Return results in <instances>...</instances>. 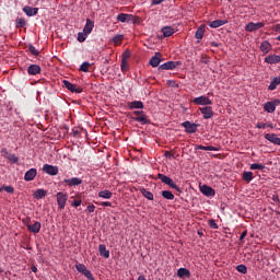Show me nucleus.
<instances>
[{
	"instance_id": "cd10ccee",
	"label": "nucleus",
	"mask_w": 280,
	"mask_h": 280,
	"mask_svg": "<svg viewBox=\"0 0 280 280\" xmlns=\"http://www.w3.org/2000/svg\"><path fill=\"white\" fill-rule=\"evenodd\" d=\"M280 85V75L271 79L268 91H275Z\"/></svg>"
},
{
	"instance_id": "5fc2aeb1",
	"label": "nucleus",
	"mask_w": 280,
	"mask_h": 280,
	"mask_svg": "<svg viewBox=\"0 0 280 280\" xmlns=\"http://www.w3.org/2000/svg\"><path fill=\"white\" fill-rule=\"evenodd\" d=\"M165 0H151V5H161Z\"/></svg>"
},
{
	"instance_id": "f3484780",
	"label": "nucleus",
	"mask_w": 280,
	"mask_h": 280,
	"mask_svg": "<svg viewBox=\"0 0 280 280\" xmlns=\"http://www.w3.org/2000/svg\"><path fill=\"white\" fill-rule=\"evenodd\" d=\"M265 62H267V65H279L280 56L279 55H269L265 58Z\"/></svg>"
},
{
	"instance_id": "0eeeda50",
	"label": "nucleus",
	"mask_w": 280,
	"mask_h": 280,
	"mask_svg": "<svg viewBox=\"0 0 280 280\" xmlns=\"http://www.w3.org/2000/svg\"><path fill=\"white\" fill-rule=\"evenodd\" d=\"M277 106H280V100L276 98L271 102H267L264 104V110H266V113H275V110H277Z\"/></svg>"
},
{
	"instance_id": "338daca9",
	"label": "nucleus",
	"mask_w": 280,
	"mask_h": 280,
	"mask_svg": "<svg viewBox=\"0 0 280 280\" xmlns=\"http://www.w3.org/2000/svg\"><path fill=\"white\" fill-rule=\"evenodd\" d=\"M267 128H275V125L272 122L267 124Z\"/></svg>"
},
{
	"instance_id": "dca6fc26",
	"label": "nucleus",
	"mask_w": 280,
	"mask_h": 280,
	"mask_svg": "<svg viewBox=\"0 0 280 280\" xmlns=\"http://www.w3.org/2000/svg\"><path fill=\"white\" fill-rule=\"evenodd\" d=\"M260 51L266 56V54H270L272 51V44H270L268 40H264L260 44Z\"/></svg>"
},
{
	"instance_id": "aec40b11",
	"label": "nucleus",
	"mask_w": 280,
	"mask_h": 280,
	"mask_svg": "<svg viewBox=\"0 0 280 280\" xmlns=\"http://www.w3.org/2000/svg\"><path fill=\"white\" fill-rule=\"evenodd\" d=\"M22 10L26 14V16H36V14H38V8L25 5Z\"/></svg>"
},
{
	"instance_id": "9d476101",
	"label": "nucleus",
	"mask_w": 280,
	"mask_h": 280,
	"mask_svg": "<svg viewBox=\"0 0 280 280\" xmlns=\"http://www.w3.org/2000/svg\"><path fill=\"white\" fill-rule=\"evenodd\" d=\"M201 115H203V119H211L213 117V107L206 106L199 108Z\"/></svg>"
},
{
	"instance_id": "c9c22d12",
	"label": "nucleus",
	"mask_w": 280,
	"mask_h": 280,
	"mask_svg": "<svg viewBox=\"0 0 280 280\" xmlns=\"http://www.w3.org/2000/svg\"><path fill=\"white\" fill-rule=\"evenodd\" d=\"M15 25L16 27H25V25H27V21L23 18H19L15 20Z\"/></svg>"
},
{
	"instance_id": "4d7b16f0",
	"label": "nucleus",
	"mask_w": 280,
	"mask_h": 280,
	"mask_svg": "<svg viewBox=\"0 0 280 280\" xmlns=\"http://www.w3.org/2000/svg\"><path fill=\"white\" fill-rule=\"evenodd\" d=\"M256 128H258L259 130L264 129V128H267V124H264V122H258L256 125Z\"/></svg>"
},
{
	"instance_id": "774afa93",
	"label": "nucleus",
	"mask_w": 280,
	"mask_h": 280,
	"mask_svg": "<svg viewBox=\"0 0 280 280\" xmlns=\"http://www.w3.org/2000/svg\"><path fill=\"white\" fill-rule=\"evenodd\" d=\"M137 280H147V279L143 276H139Z\"/></svg>"
},
{
	"instance_id": "4468645a",
	"label": "nucleus",
	"mask_w": 280,
	"mask_h": 280,
	"mask_svg": "<svg viewBox=\"0 0 280 280\" xmlns=\"http://www.w3.org/2000/svg\"><path fill=\"white\" fill-rule=\"evenodd\" d=\"M162 57L163 56L161 55V52H155V55L151 57L149 62L151 67H154V68L159 67L162 62V59H161Z\"/></svg>"
},
{
	"instance_id": "c756f323",
	"label": "nucleus",
	"mask_w": 280,
	"mask_h": 280,
	"mask_svg": "<svg viewBox=\"0 0 280 280\" xmlns=\"http://www.w3.org/2000/svg\"><path fill=\"white\" fill-rule=\"evenodd\" d=\"M203 36H205V25H201L197 28L195 33V38H197V40H202Z\"/></svg>"
},
{
	"instance_id": "de8ad7c7",
	"label": "nucleus",
	"mask_w": 280,
	"mask_h": 280,
	"mask_svg": "<svg viewBox=\"0 0 280 280\" xmlns=\"http://www.w3.org/2000/svg\"><path fill=\"white\" fill-rule=\"evenodd\" d=\"M208 224H209L210 229H214V230L219 229L218 223H215V220H213V219L209 220Z\"/></svg>"
},
{
	"instance_id": "f8f14e48",
	"label": "nucleus",
	"mask_w": 280,
	"mask_h": 280,
	"mask_svg": "<svg viewBox=\"0 0 280 280\" xmlns=\"http://www.w3.org/2000/svg\"><path fill=\"white\" fill-rule=\"evenodd\" d=\"M36 176H38V171L36 168H31L25 173L24 180L26 183H30V182L34 180V178H36Z\"/></svg>"
},
{
	"instance_id": "680f3d73",
	"label": "nucleus",
	"mask_w": 280,
	"mask_h": 280,
	"mask_svg": "<svg viewBox=\"0 0 280 280\" xmlns=\"http://www.w3.org/2000/svg\"><path fill=\"white\" fill-rule=\"evenodd\" d=\"M164 156L166 159H172V158H174V154H172V152H170V151H165Z\"/></svg>"
},
{
	"instance_id": "20e7f679",
	"label": "nucleus",
	"mask_w": 280,
	"mask_h": 280,
	"mask_svg": "<svg viewBox=\"0 0 280 280\" xmlns=\"http://www.w3.org/2000/svg\"><path fill=\"white\" fill-rule=\"evenodd\" d=\"M180 65H183L182 61H167L159 67V71H174Z\"/></svg>"
},
{
	"instance_id": "864d4df0",
	"label": "nucleus",
	"mask_w": 280,
	"mask_h": 280,
	"mask_svg": "<svg viewBox=\"0 0 280 280\" xmlns=\"http://www.w3.org/2000/svg\"><path fill=\"white\" fill-rule=\"evenodd\" d=\"M86 211H89V213H94L95 212V206L94 205L88 206Z\"/></svg>"
},
{
	"instance_id": "13d9d810",
	"label": "nucleus",
	"mask_w": 280,
	"mask_h": 280,
	"mask_svg": "<svg viewBox=\"0 0 280 280\" xmlns=\"http://www.w3.org/2000/svg\"><path fill=\"white\" fill-rule=\"evenodd\" d=\"M73 137H80V130L78 128L72 129Z\"/></svg>"
},
{
	"instance_id": "f03ea898",
	"label": "nucleus",
	"mask_w": 280,
	"mask_h": 280,
	"mask_svg": "<svg viewBox=\"0 0 280 280\" xmlns=\"http://www.w3.org/2000/svg\"><path fill=\"white\" fill-rule=\"evenodd\" d=\"M158 178L164 183V185H168V187H171L172 189H175V191H180V188L178 187V185H176V183H174V180L172 178H170L168 176H166L165 174H158Z\"/></svg>"
},
{
	"instance_id": "9b49d317",
	"label": "nucleus",
	"mask_w": 280,
	"mask_h": 280,
	"mask_svg": "<svg viewBox=\"0 0 280 280\" xmlns=\"http://www.w3.org/2000/svg\"><path fill=\"white\" fill-rule=\"evenodd\" d=\"M63 85L66 86V89H68V91H70L71 93H82V91H84V89L82 88H77L75 84L63 80Z\"/></svg>"
},
{
	"instance_id": "79ce46f5",
	"label": "nucleus",
	"mask_w": 280,
	"mask_h": 280,
	"mask_svg": "<svg viewBox=\"0 0 280 280\" xmlns=\"http://www.w3.org/2000/svg\"><path fill=\"white\" fill-rule=\"evenodd\" d=\"M113 43H115V45H121V40H124V35H116L113 37Z\"/></svg>"
},
{
	"instance_id": "052dcab7",
	"label": "nucleus",
	"mask_w": 280,
	"mask_h": 280,
	"mask_svg": "<svg viewBox=\"0 0 280 280\" xmlns=\"http://www.w3.org/2000/svg\"><path fill=\"white\" fill-rule=\"evenodd\" d=\"M129 18H127V23H132L135 22V15L128 14Z\"/></svg>"
},
{
	"instance_id": "6ab92c4d",
	"label": "nucleus",
	"mask_w": 280,
	"mask_h": 280,
	"mask_svg": "<svg viewBox=\"0 0 280 280\" xmlns=\"http://www.w3.org/2000/svg\"><path fill=\"white\" fill-rule=\"evenodd\" d=\"M265 139L275 145H280V138H278L276 133H266Z\"/></svg>"
},
{
	"instance_id": "a18cd8bd",
	"label": "nucleus",
	"mask_w": 280,
	"mask_h": 280,
	"mask_svg": "<svg viewBox=\"0 0 280 280\" xmlns=\"http://www.w3.org/2000/svg\"><path fill=\"white\" fill-rule=\"evenodd\" d=\"M82 275H84L89 280H95V277H93V273L89 269H85Z\"/></svg>"
},
{
	"instance_id": "c85d7f7f",
	"label": "nucleus",
	"mask_w": 280,
	"mask_h": 280,
	"mask_svg": "<svg viewBox=\"0 0 280 280\" xmlns=\"http://www.w3.org/2000/svg\"><path fill=\"white\" fill-rule=\"evenodd\" d=\"M45 196H47V190L39 188L37 190L34 191L33 197L36 200H42V198H45Z\"/></svg>"
},
{
	"instance_id": "423d86ee",
	"label": "nucleus",
	"mask_w": 280,
	"mask_h": 280,
	"mask_svg": "<svg viewBox=\"0 0 280 280\" xmlns=\"http://www.w3.org/2000/svg\"><path fill=\"white\" fill-rule=\"evenodd\" d=\"M67 200H69V195L62 191L57 192V205L60 210L65 209Z\"/></svg>"
},
{
	"instance_id": "09e8293b",
	"label": "nucleus",
	"mask_w": 280,
	"mask_h": 280,
	"mask_svg": "<svg viewBox=\"0 0 280 280\" xmlns=\"http://www.w3.org/2000/svg\"><path fill=\"white\" fill-rule=\"evenodd\" d=\"M128 58H130V50H125L121 56V60L128 61Z\"/></svg>"
},
{
	"instance_id": "39448f33",
	"label": "nucleus",
	"mask_w": 280,
	"mask_h": 280,
	"mask_svg": "<svg viewBox=\"0 0 280 280\" xmlns=\"http://www.w3.org/2000/svg\"><path fill=\"white\" fill-rule=\"evenodd\" d=\"M182 127L185 128V132H187V135H194L198 132V125L196 122L186 120L182 122Z\"/></svg>"
},
{
	"instance_id": "a211bd4d",
	"label": "nucleus",
	"mask_w": 280,
	"mask_h": 280,
	"mask_svg": "<svg viewBox=\"0 0 280 280\" xmlns=\"http://www.w3.org/2000/svg\"><path fill=\"white\" fill-rule=\"evenodd\" d=\"M63 183L68 185V187H78L82 183L80 177H72L70 179H63Z\"/></svg>"
},
{
	"instance_id": "6e6552de",
	"label": "nucleus",
	"mask_w": 280,
	"mask_h": 280,
	"mask_svg": "<svg viewBox=\"0 0 280 280\" xmlns=\"http://www.w3.org/2000/svg\"><path fill=\"white\" fill-rule=\"evenodd\" d=\"M42 170L43 172H45V174H48V176H58V166H54L51 164H44Z\"/></svg>"
},
{
	"instance_id": "e433bc0d",
	"label": "nucleus",
	"mask_w": 280,
	"mask_h": 280,
	"mask_svg": "<svg viewBox=\"0 0 280 280\" xmlns=\"http://www.w3.org/2000/svg\"><path fill=\"white\" fill-rule=\"evenodd\" d=\"M129 15L127 13H120L117 15V21L120 23H127Z\"/></svg>"
},
{
	"instance_id": "4be33fe9",
	"label": "nucleus",
	"mask_w": 280,
	"mask_h": 280,
	"mask_svg": "<svg viewBox=\"0 0 280 280\" xmlns=\"http://www.w3.org/2000/svg\"><path fill=\"white\" fill-rule=\"evenodd\" d=\"M195 150H205L206 152H220V148L218 147H213V145L205 147L202 144H197Z\"/></svg>"
},
{
	"instance_id": "37998d69",
	"label": "nucleus",
	"mask_w": 280,
	"mask_h": 280,
	"mask_svg": "<svg viewBox=\"0 0 280 280\" xmlns=\"http://www.w3.org/2000/svg\"><path fill=\"white\" fill-rule=\"evenodd\" d=\"M27 47H28V51H31L33 56H38L40 54V51H38V49L34 47V45L30 44Z\"/></svg>"
},
{
	"instance_id": "72a5a7b5",
	"label": "nucleus",
	"mask_w": 280,
	"mask_h": 280,
	"mask_svg": "<svg viewBox=\"0 0 280 280\" xmlns=\"http://www.w3.org/2000/svg\"><path fill=\"white\" fill-rule=\"evenodd\" d=\"M162 197L165 198V200H174V194L170 190H163Z\"/></svg>"
},
{
	"instance_id": "603ef678",
	"label": "nucleus",
	"mask_w": 280,
	"mask_h": 280,
	"mask_svg": "<svg viewBox=\"0 0 280 280\" xmlns=\"http://www.w3.org/2000/svg\"><path fill=\"white\" fill-rule=\"evenodd\" d=\"M200 62H201L202 65H209V57L202 56L201 59H200Z\"/></svg>"
},
{
	"instance_id": "f704fd0d",
	"label": "nucleus",
	"mask_w": 280,
	"mask_h": 280,
	"mask_svg": "<svg viewBox=\"0 0 280 280\" xmlns=\"http://www.w3.org/2000/svg\"><path fill=\"white\" fill-rule=\"evenodd\" d=\"M243 180H245V183H250V180H253V172H244Z\"/></svg>"
},
{
	"instance_id": "1a4fd4ad",
	"label": "nucleus",
	"mask_w": 280,
	"mask_h": 280,
	"mask_svg": "<svg viewBox=\"0 0 280 280\" xmlns=\"http://www.w3.org/2000/svg\"><path fill=\"white\" fill-rule=\"evenodd\" d=\"M200 191L201 194H203V196H207L208 198H213V196H215V189L208 185L200 186Z\"/></svg>"
},
{
	"instance_id": "f257e3e1",
	"label": "nucleus",
	"mask_w": 280,
	"mask_h": 280,
	"mask_svg": "<svg viewBox=\"0 0 280 280\" xmlns=\"http://www.w3.org/2000/svg\"><path fill=\"white\" fill-rule=\"evenodd\" d=\"M128 117H130V119H132L133 121H138V124H141V126H149L150 124V119L143 110H133L131 115H128Z\"/></svg>"
},
{
	"instance_id": "412c9836",
	"label": "nucleus",
	"mask_w": 280,
	"mask_h": 280,
	"mask_svg": "<svg viewBox=\"0 0 280 280\" xmlns=\"http://www.w3.org/2000/svg\"><path fill=\"white\" fill-rule=\"evenodd\" d=\"M26 228L28 229V231H30L31 233L36 234V233H40V228H42V225H40V222L35 221V223H34L33 225L30 224V223H27V224H26Z\"/></svg>"
},
{
	"instance_id": "bf43d9fd",
	"label": "nucleus",
	"mask_w": 280,
	"mask_h": 280,
	"mask_svg": "<svg viewBox=\"0 0 280 280\" xmlns=\"http://www.w3.org/2000/svg\"><path fill=\"white\" fill-rule=\"evenodd\" d=\"M80 205H82V200H74V201H72V207L78 208V207H80Z\"/></svg>"
},
{
	"instance_id": "49530a36",
	"label": "nucleus",
	"mask_w": 280,
	"mask_h": 280,
	"mask_svg": "<svg viewBox=\"0 0 280 280\" xmlns=\"http://www.w3.org/2000/svg\"><path fill=\"white\" fill-rule=\"evenodd\" d=\"M8 161H10V163H19V156H15L14 154H9Z\"/></svg>"
},
{
	"instance_id": "69168bd1",
	"label": "nucleus",
	"mask_w": 280,
	"mask_h": 280,
	"mask_svg": "<svg viewBox=\"0 0 280 280\" xmlns=\"http://www.w3.org/2000/svg\"><path fill=\"white\" fill-rule=\"evenodd\" d=\"M31 270H32V272H38V268H36V266H34V265L31 267Z\"/></svg>"
},
{
	"instance_id": "58836bf2",
	"label": "nucleus",
	"mask_w": 280,
	"mask_h": 280,
	"mask_svg": "<svg viewBox=\"0 0 280 280\" xmlns=\"http://www.w3.org/2000/svg\"><path fill=\"white\" fill-rule=\"evenodd\" d=\"M89 34H86L84 31L78 33V40L79 43H84V40H86Z\"/></svg>"
},
{
	"instance_id": "5701e85b",
	"label": "nucleus",
	"mask_w": 280,
	"mask_h": 280,
	"mask_svg": "<svg viewBox=\"0 0 280 280\" xmlns=\"http://www.w3.org/2000/svg\"><path fill=\"white\" fill-rule=\"evenodd\" d=\"M226 23H229L228 20H214L212 22H209L208 25L209 27H212L213 30H215L218 27H222V25H226Z\"/></svg>"
},
{
	"instance_id": "ea45409f",
	"label": "nucleus",
	"mask_w": 280,
	"mask_h": 280,
	"mask_svg": "<svg viewBox=\"0 0 280 280\" xmlns=\"http://www.w3.org/2000/svg\"><path fill=\"white\" fill-rule=\"evenodd\" d=\"M236 270L237 272H241V275H246V272H248V268L246 267V265L236 266Z\"/></svg>"
},
{
	"instance_id": "a878e982",
	"label": "nucleus",
	"mask_w": 280,
	"mask_h": 280,
	"mask_svg": "<svg viewBox=\"0 0 280 280\" xmlns=\"http://www.w3.org/2000/svg\"><path fill=\"white\" fill-rule=\"evenodd\" d=\"M98 253L101 257H105V259H108V257H110V250L106 249V245L104 244L98 245Z\"/></svg>"
},
{
	"instance_id": "c03bdc74",
	"label": "nucleus",
	"mask_w": 280,
	"mask_h": 280,
	"mask_svg": "<svg viewBox=\"0 0 280 280\" xmlns=\"http://www.w3.org/2000/svg\"><path fill=\"white\" fill-rule=\"evenodd\" d=\"M250 170H266V165L254 163L250 165Z\"/></svg>"
},
{
	"instance_id": "e2e57ef3",
	"label": "nucleus",
	"mask_w": 280,
	"mask_h": 280,
	"mask_svg": "<svg viewBox=\"0 0 280 280\" xmlns=\"http://www.w3.org/2000/svg\"><path fill=\"white\" fill-rule=\"evenodd\" d=\"M273 31H275V32H278V34H280V24H276V25L273 26Z\"/></svg>"
},
{
	"instance_id": "2eb2a0df",
	"label": "nucleus",
	"mask_w": 280,
	"mask_h": 280,
	"mask_svg": "<svg viewBox=\"0 0 280 280\" xmlns=\"http://www.w3.org/2000/svg\"><path fill=\"white\" fill-rule=\"evenodd\" d=\"M127 108H129V110L142 109L143 108V102H141V101L128 102L127 103Z\"/></svg>"
},
{
	"instance_id": "4c0bfd02",
	"label": "nucleus",
	"mask_w": 280,
	"mask_h": 280,
	"mask_svg": "<svg viewBox=\"0 0 280 280\" xmlns=\"http://www.w3.org/2000/svg\"><path fill=\"white\" fill-rule=\"evenodd\" d=\"M91 67V63H89L88 61L83 62L80 66V71H82L83 73H89V68Z\"/></svg>"
},
{
	"instance_id": "7c9ffc66",
	"label": "nucleus",
	"mask_w": 280,
	"mask_h": 280,
	"mask_svg": "<svg viewBox=\"0 0 280 280\" xmlns=\"http://www.w3.org/2000/svg\"><path fill=\"white\" fill-rule=\"evenodd\" d=\"M98 198H103L104 200H110V198H113V192L110 190H102L98 192Z\"/></svg>"
},
{
	"instance_id": "8fccbe9b",
	"label": "nucleus",
	"mask_w": 280,
	"mask_h": 280,
	"mask_svg": "<svg viewBox=\"0 0 280 280\" xmlns=\"http://www.w3.org/2000/svg\"><path fill=\"white\" fill-rule=\"evenodd\" d=\"M3 191H7V194H14V187L3 186Z\"/></svg>"
},
{
	"instance_id": "b1692460",
	"label": "nucleus",
	"mask_w": 280,
	"mask_h": 280,
	"mask_svg": "<svg viewBox=\"0 0 280 280\" xmlns=\"http://www.w3.org/2000/svg\"><path fill=\"white\" fill-rule=\"evenodd\" d=\"M177 277H179V279H189V277H191V271L187 268H179L177 270Z\"/></svg>"
},
{
	"instance_id": "ddd939ff",
	"label": "nucleus",
	"mask_w": 280,
	"mask_h": 280,
	"mask_svg": "<svg viewBox=\"0 0 280 280\" xmlns=\"http://www.w3.org/2000/svg\"><path fill=\"white\" fill-rule=\"evenodd\" d=\"M261 27H264L262 22H257V23L249 22L246 25L245 30H246V32H257V30H261Z\"/></svg>"
},
{
	"instance_id": "6e6d98bb",
	"label": "nucleus",
	"mask_w": 280,
	"mask_h": 280,
	"mask_svg": "<svg viewBox=\"0 0 280 280\" xmlns=\"http://www.w3.org/2000/svg\"><path fill=\"white\" fill-rule=\"evenodd\" d=\"M100 205H101V207H113V202H110V201H103Z\"/></svg>"
},
{
	"instance_id": "a19ab883",
	"label": "nucleus",
	"mask_w": 280,
	"mask_h": 280,
	"mask_svg": "<svg viewBox=\"0 0 280 280\" xmlns=\"http://www.w3.org/2000/svg\"><path fill=\"white\" fill-rule=\"evenodd\" d=\"M75 269H77L78 272H80L81 275H83L84 271L88 270V269H86V266H85L84 264H77V265H75Z\"/></svg>"
},
{
	"instance_id": "2f4dec72",
	"label": "nucleus",
	"mask_w": 280,
	"mask_h": 280,
	"mask_svg": "<svg viewBox=\"0 0 280 280\" xmlns=\"http://www.w3.org/2000/svg\"><path fill=\"white\" fill-rule=\"evenodd\" d=\"M162 34L165 38H170L174 34V28L172 26H164L162 27Z\"/></svg>"
},
{
	"instance_id": "473e14b6",
	"label": "nucleus",
	"mask_w": 280,
	"mask_h": 280,
	"mask_svg": "<svg viewBox=\"0 0 280 280\" xmlns=\"http://www.w3.org/2000/svg\"><path fill=\"white\" fill-rule=\"evenodd\" d=\"M140 192L142 196H144V198H147V200H154V194H152V191L145 188H140Z\"/></svg>"
},
{
	"instance_id": "3c124183",
	"label": "nucleus",
	"mask_w": 280,
	"mask_h": 280,
	"mask_svg": "<svg viewBox=\"0 0 280 280\" xmlns=\"http://www.w3.org/2000/svg\"><path fill=\"white\" fill-rule=\"evenodd\" d=\"M121 71H128V61L121 59Z\"/></svg>"
},
{
	"instance_id": "7ed1b4c3",
	"label": "nucleus",
	"mask_w": 280,
	"mask_h": 280,
	"mask_svg": "<svg viewBox=\"0 0 280 280\" xmlns=\"http://www.w3.org/2000/svg\"><path fill=\"white\" fill-rule=\"evenodd\" d=\"M191 102L196 106H211V104H213V102L209 100V96L206 95L195 97Z\"/></svg>"
},
{
	"instance_id": "393cba45",
	"label": "nucleus",
	"mask_w": 280,
	"mask_h": 280,
	"mask_svg": "<svg viewBox=\"0 0 280 280\" xmlns=\"http://www.w3.org/2000/svg\"><path fill=\"white\" fill-rule=\"evenodd\" d=\"M93 27H95V22H93L91 19H86L83 32L89 35L91 32H93Z\"/></svg>"
},
{
	"instance_id": "bb28decb",
	"label": "nucleus",
	"mask_w": 280,
	"mask_h": 280,
	"mask_svg": "<svg viewBox=\"0 0 280 280\" xmlns=\"http://www.w3.org/2000/svg\"><path fill=\"white\" fill-rule=\"evenodd\" d=\"M27 73H28V75H38V73H40V66H38V65H31L27 68Z\"/></svg>"
},
{
	"instance_id": "0e129e2a",
	"label": "nucleus",
	"mask_w": 280,
	"mask_h": 280,
	"mask_svg": "<svg viewBox=\"0 0 280 280\" xmlns=\"http://www.w3.org/2000/svg\"><path fill=\"white\" fill-rule=\"evenodd\" d=\"M246 235H247V232L244 231V232L241 234V236H240V242H242V241L244 240V237H246Z\"/></svg>"
}]
</instances>
